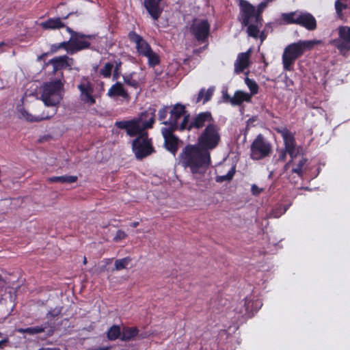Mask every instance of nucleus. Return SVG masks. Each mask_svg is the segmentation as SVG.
I'll use <instances>...</instances> for the list:
<instances>
[{"label":"nucleus","instance_id":"nucleus-55","mask_svg":"<svg viewBox=\"0 0 350 350\" xmlns=\"http://www.w3.org/2000/svg\"><path fill=\"white\" fill-rule=\"evenodd\" d=\"M87 263V258L85 256L83 258V264L85 265Z\"/></svg>","mask_w":350,"mask_h":350},{"label":"nucleus","instance_id":"nucleus-57","mask_svg":"<svg viewBox=\"0 0 350 350\" xmlns=\"http://www.w3.org/2000/svg\"><path fill=\"white\" fill-rule=\"evenodd\" d=\"M53 331L52 330H50L48 333V336H51L53 334Z\"/></svg>","mask_w":350,"mask_h":350},{"label":"nucleus","instance_id":"nucleus-43","mask_svg":"<svg viewBox=\"0 0 350 350\" xmlns=\"http://www.w3.org/2000/svg\"><path fill=\"white\" fill-rule=\"evenodd\" d=\"M20 113H21V116L23 118H25L27 122H38V120H37L38 116H33V115L29 113L27 111H26L25 109H21L20 110Z\"/></svg>","mask_w":350,"mask_h":350},{"label":"nucleus","instance_id":"nucleus-24","mask_svg":"<svg viewBox=\"0 0 350 350\" xmlns=\"http://www.w3.org/2000/svg\"><path fill=\"white\" fill-rule=\"evenodd\" d=\"M251 49L245 53H241L238 55L237 59L234 63V72L239 74L249 66Z\"/></svg>","mask_w":350,"mask_h":350},{"label":"nucleus","instance_id":"nucleus-16","mask_svg":"<svg viewBox=\"0 0 350 350\" xmlns=\"http://www.w3.org/2000/svg\"><path fill=\"white\" fill-rule=\"evenodd\" d=\"M176 131H178V129L167 127L161 129V133L164 138V146L167 150L174 155H175L178 151L180 141L178 137L173 133Z\"/></svg>","mask_w":350,"mask_h":350},{"label":"nucleus","instance_id":"nucleus-53","mask_svg":"<svg viewBox=\"0 0 350 350\" xmlns=\"http://www.w3.org/2000/svg\"><path fill=\"white\" fill-rule=\"evenodd\" d=\"M139 221H134L130 224V226L132 228H136L139 226Z\"/></svg>","mask_w":350,"mask_h":350},{"label":"nucleus","instance_id":"nucleus-56","mask_svg":"<svg viewBox=\"0 0 350 350\" xmlns=\"http://www.w3.org/2000/svg\"><path fill=\"white\" fill-rule=\"evenodd\" d=\"M5 44L4 42H0V49L1 48V46H4Z\"/></svg>","mask_w":350,"mask_h":350},{"label":"nucleus","instance_id":"nucleus-46","mask_svg":"<svg viewBox=\"0 0 350 350\" xmlns=\"http://www.w3.org/2000/svg\"><path fill=\"white\" fill-rule=\"evenodd\" d=\"M61 308H55L54 309L49 310L46 314V317L47 318H55L56 317H58L61 314Z\"/></svg>","mask_w":350,"mask_h":350},{"label":"nucleus","instance_id":"nucleus-31","mask_svg":"<svg viewBox=\"0 0 350 350\" xmlns=\"http://www.w3.org/2000/svg\"><path fill=\"white\" fill-rule=\"evenodd\" d=\"M49 323H45V325H40L36 327H31L27 328H20L18 329V332L21 334H27L29 335H34L37 334H40L44 332L46 328L47 327Z\"/></svg>","mask_w":350,"mask_h":350},{"label":"nucleus","instance_id":"nucleus-9","mask_svg":"<svg viewBox=\"0 0 350 350\" xmlns=\"http://www.w3.org/2000/svg\"><path fill=\"white\" fill-rule=\"evenodd\" d=\"M275 131L279 133L284 141V145L286 148V151L289 154L291 159L284 165V171L286 172L294 164L300 147L296 148V140L295 134L288 130L286 127H278L275 129Z\"/></svg>","mask_w":350,"mask_h":350},{"label":"nucleus","instance_id":"nucleus-29","mask_svg":"<svg viewBox=\"0 0 350 350\" xmlns=\"http://www.w3.org/2000/svg\"><path fill=\"white\" fill-rule=\"evenodd\" d=\"M49 183H73L77 182V176H51L47 179Z\"/></svg>","mask_w":350,"mask_h":350},{"label":"nucleus","instance_id":"nucleus-48","mask_svg":"<svg viewBox=\"0 0 350 350\" xmlns=\"http://www.w3.org/2000/svg\"><path fill=\"white\" fill-rule=\"evenodd\" d=\"M122 62L120 59L115 61V66L113 70V78L117 79L119 76V70L121 67Z\"/></svg>","mask_w":350,"mask_h":350},{"label":"nucleus","instance_id":"nucleus-1","mask_svg":"<svg viewBox=\"0 0 350 350\" xmlns=\"http://www.w3.org/2000/svg\"><path fill=\"white\" fill-rule=\"evenodd\" d=\"M181 165L193 174H204L211 164V153L198 144H187L179 155Z\"/></svg>","mask_w":350,"mask_h":350},{"label":"nucleus","instance_id":"nucleus-40","mask_svg":"<svg viewBox=\"0 0 350 350\" xmlns=\"http://www.w3.org/2000/svg\"><path fill=\"white\" fill-rule=\"evenodd\" d=\"M235 174V167H232L226 175L217 176L216 177V181L217 183H222L224 181H230L232 179Z\"/></svg>","mask_w":350,"mask_h":350},{"label":"nucleus","instance_id":"nucleus-8","mask_svg":"<svg viewBox=\"0 0 350 350\" xmlns=\"http://www.w3.org/2000/svg\"><path fill=\"white\" fill-rule=\"evenodd\" d=\"M273 146L264 135L259 133L250 145V157L253 161H260L271 156Z\"/></svg>","mask_w":350,"mask_h":350},{"label":"nucleus","instance_id":"nucleus-13","mask_svg":"<svg viewBox=\"0 0 350 350\" xmlns=\"http://www.w3.org/2000/svg\"><path fill=\"white\" fill-rule=\"evenodd\" d=\"M338 38L331 41L341 53L350 50V27L339 26L338 27Z\"/></svg>","mask_w":350,"mask_h":350},{"label":"nucleus","instance_id":"nucleus-47","mask_svg":"<svg viewBox=\"0 0 350 350\" xmlns=\"http://www.w3.org/2000/svg\"><path fill=\"white\" fill-rule=\"evenodd\" d=\"M288 152L286 151V148L284 146V148H282L278 151V158L277 161H284L286 159V154Z\"/></svg>","mask_w":350,"mask_h":350},{"label":"nucleus","instance_id":"nucleus-54","mask_svg":"<svg viewBox=\"0 0 350 350\" xmlns=\"http://www.w3.org/2000/svg\"><path fill=\"white\" fill-rule=\"evenodd\" d=\"M110 349H111V347L108 346V347H98L96 350H109Z\"/></svg>","mask_w":350,"mask_h":350},{"label":"nucleus","instance_id":"nucleus-22","mask_svg":"<svg viewBox=\"0 0 350 350\" xmlns=\"http://www.w3.org/2000/svg\"><path fill=\"white\" fill-rule=\"evenodd\" d=\"M262 306V302L258 299H252L250 297H246L244 299V311L241 310L240 313L243 315L251 317L254 312H257Z\"/></svg>","mask_w":350,"mask_h":350},{"label":"nucleus","instance_id":"nucleus-59","mask_svg":"<svg viewBox=\"0 0 350 350\" xmlns=\"http://www.w3.org/2000/svg\"><path fill=\"white\" fill-rule=\"evenodd\" d=\"M1 336H2V333H1V332H0V337H1Z\"/></svg>","mask_w":350,"mask_h":350},{"label":"nucleus","instance_id":"nucleus-2","mask_svg":"<svg viewBox=\"0 0 350 350\" xmlns=\"http://www.w3.org/2000/svg\"><path fill=\"white\" fill-rule=\"evenodd\" d=\"M155 112L154 108L150 107L142 112L137 118L130 120L116 121L115 126L118 129H125L129 136L137 137L148 133L146 129L152 128L155 122Z\"/></svg>","mask_w":350,"mask_h":350},{"label":"nucleus","instance_id":"nucleus-12","mask_svg":"<svg viewBox=\"0 0 350 350\" xmlns=\"http://www.w3.org/2000/svg\"><path fill=\"white\" fill-rule=\"evenodd\" d=\"M211 26L206 19L194 18L189 27V32L200 44L208 42Z\"/></svg>","mask_w":350,"mask_h":350},{"label":"nucleus","instance_id":"nucleus-11","mask_svg":"<svg viewBox=\"0 0 350 350\" xmlns=\"http://www.w3.org/2000/svg\"><path fill=\"white\" fill-rule=\"evenodd\" d=\"M283 18L288 24L299 25L309 31L317 28L316 19L310 13L291 12L284 14Z\"/></svg>","mask_w":350,"mask_h":350},{"label":"nucleus","instance_id":"nucleus-36","mask_svg":"<svg viewBox=\"0 0 350 350\" xmlns=\"http://www.w3.org/2000/svg\"><path fill=\"white\" fill-rule=\"evenodd\" d=\"M131 258L129 256L116 260L114 264L115 269L118 271L125 269L131 262Z\"/></svg>","mask_w":350,"mask_h":350},{"label":"nucleus","instance_id":"nucleus-60","mask_svg":"<svg viewBox=\"0 0 350 350\" xmlns=\"http://www.w3.org/2000/svg\"><path fill=\"white\" fill-rule=\"evenodd\" d=\"M341 1H345L346 0H340Z\"/></svg>","mask_w":350,"mask_h":350},{"label":"nucleus","instance_id":"nucleus-51","mask_svg":"<svg viewBox=\"0 0 350 350\" xmlns=\"http://www.w3.org/2000/svg\"><path fill=\"white\" fill-rule=\"evenodd\" d=\"M38 350H61V349L57 347H42Z\"/></svg>","mask_w":350,"mask_h":350},{"label":"nucleus","instance_id":"nucleus-28","mask_svg":"<svg viewBox=\"0 0 350 350\" xmlns=\"http://www.w3.org/2000/svg\"><path fill=\"white\" fill-rule=\"evenodd\" d=\"M308 161V159L305 157H301L297 163H296V161H295L294 164H292L293 168L291 170L292 173L297 174L299 177L302 178L304 176V167L306 165Z\"/></svg>","mask_w":350,"mask_h":350},{"label":"nucleus","instance_id":"nucleus-3","mask_svg":"<svg viewBox=\"0 0 350 350\" xmlns=\"http://www.w3.org/2000/svg\"><path fill=\"white\" fill-rule=\"evenodd\" d=\"M66 31L70 35L68 41H64L51 46V53H54L63 49L69 55H74L79 51L91 49V40H94L96 36L94 34H85L73 30L66 27Z\"/></svg>","mask_w":350,"mask_h":350},{"label":"nucleus","instance_id":"nucleus-58","mask_svg":"<svg viewBox=\"0 0 350 350\" xmlns=\"http://www.w3.org/2000/svg\"><path fill=\"white\" fill-rule=\"evenodd\" d=\"M46 55V53L42 54V56L40 58H42V57L45 56Z\"/></svg>","mask_w":350,"mask_h":350},{"label":"nucleus","instance_id":"nucleus-42","mask_svg":"<svg viewBox=\"0 0 350 350\" xmlns=\"http://www.w3.org/2000/svg\"><path fill=\"white\" fill-rule=\"evenodd\" d=\"M169 108L170 107L168 106H163L159 110L158 118L160 121L162 122V124L163 122L167 121V120H166V118L167 116V114L170 113Z\"/></svg>","mask_w":350,"mask_h":350},{"label":"nucleus","instance_id":"nucleus-4","mask_svg":"<svg viewBox=\"0 0 350 350\" xmlns=\"http://www.w3.org/2000/svg\"><path fill=\"white\" fill-rule=\"evenodd\" d=\"M64 93V75L44 82L40 87V99L47 107H57L63 98Z\"/></svg>","mask_w":350,"mask_h":350},{"label":"nucleus","instance_id":"nucleus-41","mask_svg":"<svg viewBox=\"0 0 350 350\" xmlns=\"http://www.w3.org/2000/svg\"><path fill=\"white\" fill-rule=\"evenodd\" d=\"M288 208V206L280 205L272 210L271 215L273 217L278 218L286 212Z\"/></svg>","mask_w":350,"mask_h":350},{"label":"nucleus","instance_id":"nucleus-52","mask_svg":"<svg viewBox=\"0 0 350 350\" xmlns=\"http://www.w3.org/2000/svg\"><path fill=\"white\" fill-rule=\"evenodd\" d=\"M258 38H260L261 42H262L264 40L266 39V35L265 34V33L263 31H262L260 33H259Z\"/></svg>","mask_w":350,"mask_h":350},{"label":"nucleus","instance_id":"nucleus-5","mask_svg":"<svg viewBox=\"0 0 350 350\" xmlns=\"http://www.w3.org/2000/svg\"><path fill=\"white\" fill-rule=\"evenodd\" d=\"M314 45V41L301 40L287 45L282 57L284 70L286 71L293 70L295 61L301 57L307 50L312 49Z\"/></svg>","mask_w":350,"mask_h":350},{"label":"nucleus","instance_id":"nucleus-20","mask_svg":"<svg viewBox=\"0 0 350 350\" xmlns=\"http://www.w3.org/2000/svg\"><path fill=\"white\" fill-rule=\"evenodd\" d=\"M145 336L139 334V329L137 327L123 326L120 340L123 342H129L135 339H143Z\"/></svg>","mask_w":350,"mask_h":350},{"label":"nucleus","instance_id":"nucleus-34","mask_svg":"<svg viewBox=\"0 0 350 350\" xmlns=\"http://www.w3.org/2000/svg\"><path fill=\"white\" fill-rule=\"evenodd\" d=\"M135 75V72H133L131 73L123 75V80H124V82L126 85L133 88L135 89H137L139 88V83L137 81V80H136L133 78V75Z\"/></svg>","mask_w":350,"mask_h":350},{"label":"nucleus","instance_id":"nucleus-45","mask_svg":"<svg viewBox=\"0 0 350 350\" xmlns=\"http://www.w3.org/2000/svg\"><path fill=\"white\" fill-rule=\"evenodd\" d=\"M126 237H127V234H126V232L124 231H123L122 230H118L116 232V235L113 237V240L115 242H118L121 240L126 239Z\"/></svg>","mask_w":350,"mask_h":350},{"label":"nucleus","instance_id":"nucleus-27","mask_svg":"<svg viewBox=\"0 0 350 350\" xmlns=\"http://www.w3.org/2000/svg\"><path fill=\"white\" fill-rule=\"evenodd\" d=\"M122 328L119 325H111L107 331L106 335L109 340L114 341L121 338Z\"/></svg>","mask_w":350,"mask_h":350},{"label":"nucleus","instance_id":"nucleus-35","mask_svg":"<svg viewBox=\"0 0 350 350\" xmlns=\"http://www.w3.org/2000/svg\"><path fill=\"white\" fill-rule=\"evenodd\" d=\"M114 67V64L111 62H107L103 68H101L99 71L100 75L103 78H109L111 75V72L113 68Z\"/></svg>","mask_w":350,"mask_h":350},{"label":"nucleus","instance_id":"nucleus-49","mask_svg":"<svg viewBox=\"0 0 350 350\" xmlns=\"http://www.w3.org/2000/svg\"><path fill=\"white\" fill-rule=\"evenodd\" d=\"M251 191L253 195L257 196L259 195L262 191V189L259 188L256 185H252L251 187Z\"/></svg>","mask_w":350,"mask_h":350},{"label":"nucleus","instance_id":"nucleus-37","mask_svg":"<svg viewBox=\"0 0 350 350\" xmlns=\"http://www.w3.org/2000/svg\"><path fill=\"white\" fill-rule=\"evenodd\" d=\"M267 2H261L260 3H259L258 5L257 9L256 10L255 22L257 24H260V26H262V18L261 14L264 10V9L267 7Z\"/></svg>","mask_w":350,"mask_h":350},{"label":"nucleus","instance_id":"nucleus-44","mask_svg":"<svg viewBox=\"0 0 350 350\" xmlns=\"http://www.w3.org/2000/svg\"><path fill=\"white\" fill-rule=\"evenodd\" d=\"M347 8V5L342 2L340 0H337L335 2V9L338 16H342L343 10Z\"/></svg>","mask_w":350,"mask_h":350},{"label":"nucleus","instance_id":"nucleus-39","mask_svg":"<svg viewBox=\"0 0 350 350\" xmlns=\"http://www.w3.org/2000/svg\"><path fill=\"white\" fill-rule=\"evenodd\" d=\"M55 108L52 109L51 110H43L42 113L39 116H38V122H40L42 120H49L56 113H57V108L56 107H54Z\"/></svg>","mask_w":350,"mask_h":350},{"label":"nucleus","instance_id":"nucleus-21","mask_svg":"<svg viewBox=\"0 0 350 350\" xmlns=\"http://www.w3.org/2000/svg\"><path fill=\"white\" fill-rule=\"evenodd\" d=\"M107 94L109 97L112 98L121 97L126 101L130 100L129 92L124 88L123 84L120 82H116L115 84L112 85L111 87L108 90Z\"/></svg>","mask_w":350,"mask_h":350},{"label":"nucleus","instance_id":"nucleus-30","mask_svg":"<svg viewBox=\"0 0 350 350\" xmlns=\"http://www.w3.org/2000/svg\"><path fill=\"white\" fill-rule=\"evenodd\" d=\"M214 88H209L207 90L204 88H202L198 95L196 103H198L202 100L203 104L209 101L213 94Z\"/></svg>","mask_w":350,"mask_h":350},{"label":"nucleus","instance_id":"nucleus-25","mask_svg":"<svg viewBox=\"0 0 350 350\" xmlns=\"http://www.w3.org/2000/svg\"><path fill=\"white\" fill-rule=\"evenodd\" d=\"M68 59H70L66 55H64L51 59L49 61L48 64H51L53 66V72H57L60 71L61 73L62 72V70L63 69H65L67 67L70 66V64L68 62Z\"/></svg>","mask_w":350,"mask_h":350},{"label":"nucleus","instance_id":"nucleus-15","mask_svg":"<svg viewBox=\"0 0 350 350\" xmlns=\"http://www.w3.org/2000/svg\"><path fill=\"white\" fill-rule=\"evenodd\" d=\"M77 88L80 92V99L82 102L90 105L96 103V98L93 96L94 84L88 78L83 77Z\"/></svg>","mask_w":350,"mask_h":350},{"label":"nucleus","instance_id":"nucleus-10","mask_svg":"<svg viewBox=\"0 0 350 350\" xmlns=\"http://www.w3.org/2000/svg\"><path fill=\"white\" fill-rule=\"evenodd\" d=\"M132 150L137 160H142L155 152L152 139L148 137V133L137 136L133 140Z\"/></svg>","mask_w":350,"mask_h":350},{"label":"nucleus","instance_id":"nucleus-32","mask_svg":"<svg viewBox=\"0 0 350 350\" xmlns=\"http://www.w3.org/2000/svg\"><path fill=\"white\" fill-rule=\"evenodd\" d=\"M144 57L148 59V65L150 68H154L160 64L161 60L159 55L154 52L152 49Z\"/></svg>","mask_w":350,"mask_h":350},{"label":"nucleus","instance_id":"nucleus-38","mask_svg":"<svg viewBox=\"0 0 350 350\" xmlns=\"http://www.w3.org/2000/svg\"><path fill=\"white\" fill-rule=\"evenodd\" d=\"M245 83L250 90L251 93L250 94L251 96L256 94L258 93L259 87L254 80L246 77L245 79Z\"/></svg>","mask_w":350,"mask_h":350},{"label":"nucleus","instance_id":"nucleus-33","mask_svg":"<svg viewBox=\"0 0 350 350\" xmlns=\"http://www.w3.org/2000/svg\"><path fill=\"white\" fill-rule=\"evenodd\" d=\"M259 26L261 27L260 24H257L256 22H254V23H250L249 25L246 26L247 27V33L248 36L255 39L258 38L260 33Z\"/></svg>","mask_w":350,"mask_h":350},{"label":"nucleus","instance_id":"nucleus-14","mask_svg":"<svg viewBox=\"0 0 350 350\" xmlns=\"http://www.w3.org/2000/svg\"><path fill=\"white\" fill-rule=\"evenodd\" d=\"M186 107L184 105L176 103L172 106L170 110V118L167 121L163 122V124L168 126L167 128H173L174 129H178L180 131L181 122L178 123V120L181 117L187 115Z\"/></svg>","mask_w":350,"mask_h":350},{"label":"nucleus","instance_id":"nucleus-18","mask_svg":"<svg viewBox=\"0 0 350 350\" xmlns=\"http://www.w3.org/2000/svg\"><path fill=\"white\" fill-rule=\"evenodd\" d=\"M128 38L131 42L135 44L137 52L140 56L144 57L152 50V48L148 42L135 31H131L128 33Z\"/></svg>","mask_w":350,"mask_h":350},{"label":"nucleus","instance_id":"nucleus-6","mask_svg":"<svg viewBox=\"0 0 350 350\" xmlns=\"http://www.w3.org/2000/svg\"><path fill=\"white\" fill-rule=\"evenodd\" d=\"M215 123L214 118L209 111H201L191 116L187 113L181 121L180 131H200L209 124Z\"/></svg>","mask_w":350,"mask_h":350},{"label":"nucleus","instance_id":"nucleus-19","mask_svg":"<svg viewBox=\"0 0 350 350\" xmlns=\"http://www.w3.org/2000/svg\"><path fill=\"white\" fill-rule=\"evenodd\" d=\"M72 13L68 14L62 17L50 18L45 21L39 23V26L44 30H56L62 28H66V25L62 20L67 19Z\"/></svg>","mask_w":350,"mask_h":350},{"label":"nucleus","instance_id":"nucleus-26","mask_svg":"<svg viewBox=\"0 0 350 350\" xmlns=\"http://www.w3.org/2000/svg\"><path fill=\"white\" fill-rule=\"evenodd\" d=\"M225 97L230 100L232 105H240L244 101L250 102L252 99V96L250 94L240 90L236 91L232 98L228 95Z\"/></svg>","mask_w":350,"mask_h":350},{"label":"nucleus","instance_id":"nucleus-17","mask_svg":"<svg viewBox=\"0 0 350 350\" xmlns=\"http://www.w3.org/2000/svg\"><path fill=\"white\" fill-rule=\"evenodd\" d=\"M240 14L239 21L243 26H247L250 23L256 20V8L246 0L239 1Z\"/></svg>","mask_w":350,"mask_h":350},{"label":"nucleus","instance_id":"nucleus-50","mask_svg":"<svg viewBox=\"0 0 350 350\" xmlns=\"http://www.w3.org/2000/svg\"><path fill=\"white\" fill-rule=\"evenodd\" d=\"M8 342V338H5L4 339L0 340V349H3Z\"/></svg>","mask_w":350,"mask_h":350},{"label":"nucleus","instance_id":"nucleus-23","mask_svg":"<svg viewBox=\"0 0 350 350\" xmlns=\"http://www.w3.org/2000/svg\"><path fill=\"white\" fill-rule=\"evenodd\" d=\"M161 0H144V4L146 10L154 20H157L161 13L162 8L159 4Z\"/></svg>","mask_w":350,"mask_h":350},{"label":"nucleus","instance_id":"nucleus-7","mask_svg":"<svg viewBox=\"0 0 350 350\" xmlns=\"http://www.w3.org/2000/svg\"><path fill=\"white\" fill-rule=\"evenodd\" d=\"M220 130L216 123L206 125L198 135L196 144L211 153L221 142Z\"/></svg>","mask_w":350,"mask_h":350}]
</instances>
